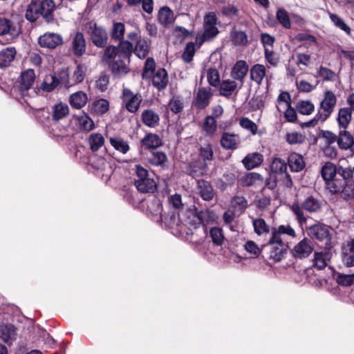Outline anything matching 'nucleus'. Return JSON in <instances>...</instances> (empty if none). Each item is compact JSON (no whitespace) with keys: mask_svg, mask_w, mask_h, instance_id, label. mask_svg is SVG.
<instances>
[{"mask_svg":"<svg viewBox=\"0 0 354 354\" xmlns=\"http://www.w3.org/2000/svg\"><path fill=\"white\" fill-rule=\"evenodd\" d=\"M237 88V84L234 80H223L220 84V95L225 97H230Z\"/></svg>","mask_w":354,"mask_h":354,"instance_id":"obj_40","label":"nucleus"},{"mask_svg":"<svg viewBox=\"0 0 354 354\" xmlns=\"http://www.w3.org/2000/svg\"><path fill=\"white\" fill-rule=\"evenodd\" d=\"M337 103V97L333 91L327 90L324 92V97L320 103V109L324 111L322 113L324 118H328L333 113Z\"/></svg>","mask_w":354,"mask_h":354,"instance_id":"obj_11","label":"nucleus"},{"mask_svg":"<svg viewBox=\"0 0 354 354\" xmlns=\"http://www.w3.org/2000/svg\"><path fill=\"white\" fill-rule=\"evenodd\" d=\"M17 54L14 47H6L0 51V68L8 67L14 61Z\"/></svg>","mask_w":354,"mask_h":354,"instance_id":"obj_26","label":"nucleus"},{"mask_svg":"<svg viewBox=\"0 0 354 354\" xmlns=\"http://www.w3.org/2000/svg\"><path fill=\"white\" fill-rule=\"evenodd\" d=\"M337 174V168L331 162H327L322 168V176L330 192H336L337 189H334V187H340L339 185H337V183H339V179H334Z\"/></svg>","mask_w":354,"mask_h":354,"instance_id":"obj_5","label":"nucleus"},{"mask_svg":"<svg viewBox=\"0 0 354 354\" xmlns=\"http://www.w3.org/2000/svg\"><path fill=\"white\" fill-rule=\"evenodd\" d=\"M353 143L354 138L350 132L344 129L339 131L337 145L339 149L347 150L353 145Z\"/></svg>","mask_w":354,"mask_h":354,"instance_id":"obj_29","label":"nucleus"},{"mask_svg":"<svg viewBox=\"0 0 354 354\" xmlns=\"http://www.w3.org/2000/svg\"><path fill=\"white\" fill-rule=\"evenodd\" d=\"M288 163L290 171L292 172H299L302 171L306 166L303 156L297 153H292L289 155Z\"/></svg>","mask_w":354,"mask_h":354,"instance_id":"obj_27","label":"nucleus"},{"mask_svg":"<svg viewBox=\"0 0 354 354\" xmlns=\"http://www.w3.org/2000/svg\"><path fill=\"white\" fill-rule=\"evenodd\" d=\"M250 79L260 85L266 76V69L263 64H256L250 69Z\"/></svg>","mask_w":354,"mask_h":354,"instance_id":"obj_38","label":"nucleus"},{"mask_svg":"<svg viewBox=\"0 0 354 354\" xmlns=\"http://www.w3.org/2000/svg\"><path fill=\"white\" fill-rule=\"evenodd\" d=\"M313 250L312 241L304 238L294 246L291 254L295 259H304L308 257Z\"/></svg>","mask_w":354,"mask_h":354,"instance_id":"obj_9","label":"nucleus"},{"mask_svg":"<svg viewBox=\"0 0 354 354\" xmlns=\"http://www.w3.org/2000/svg\"><path fill=\"white\" fill-rule=\"evenodd\" d=\"M55 3L53 0H32L27 6L25 17L31 22H35L42 17L45 22L49 24L54 21Z\"/></svg>","mask_w":354,"mask_h":354,"instance_id":"obj_2","label":"nucleus"},{"mask_svg":"<svg viewBox=\"0 0 354 354\" xmlns=\"http://www.w3.org/2000/svg\"><path fill=\"white\" fill-rule=\"evenodd\" d=\"M207 77L208 83L214 87L220 84V75L216 68H210L207 71Z\"/></svg>","mask_w":354,"mask_h":354,"instance_id":"obj_58","label":"nucleus"},{"mask_svg":"<svg viewBox=\"0 0 354 354\" xmlns=\"http://www.w3.org/2000/svg\"><path fill=\"white\" fill-rule=\"evenodd\" d=\"M296 108L299 113L310 115L313 112L315 106L310 100H301L297 102Z\"/></svg>","mask_w":354,"mask_h":354,"instance_id":"obj_51","label":"nucleus"},{"mask_svg":"<svg viewBox=\"0 0 354 354\" xmlns=\"http://www.w3.org/2000/svg\"><path fill=\"white\" fill-rule=\"evenodd\" d=\"M141 143L147 149H156L162 145V140L155 133H149L141 140Z\"/></svg>","mask_w":354,"mask_h":354,"instance_id":"obj_36","label":"nucleus"},{"mask_svg":"<svg viewBox=\"0 0 354 354\" xmlns=\"http://www.w3.org/2000/svg\"><path fill=\"white\" fill-rule=\"evenodd\" d=\"M329 17L334 25L342 30L344 31L348 35H351V28L345 21L336 14L330 13Z\"/></svg>","mask_w":354,"mask_h":354,"instance_id":"obj_53","label":"nucleus"},{"mask_svg":"<svg viewBox=\"0 0 354 354\" xmlns=\"http://www.w3.org/2000/svg\"><path fill=\"white\" fill-rule=\"evenodd\" d=\"M276 18L284 28H290L291 23L287 11L284 8H279L276 13Z\"/></svg>","mask_w":354,"mask_h":354,"instance_id":"obj_55","label":"nucleus"},{"mask_svg":"<svg viewBox=\"0 0 354 354\" xmlns=\"http://www.w3.org/2000/svg\"><path fill=\"white\" fill-rule=\"evenodd\" d=\"M352 119V111L347 107L341 108L338 111L337 120L339 128L346 129Z\"/></svg>","mask_w":354,"mask_h":354,"instance_id":"obj_35","label":"nucleus"},{"mask_svg":"<svg viewBox=\"0 0 354 354\" xmlns=\"http://www.w3.org/2000/svg\"><path fill=\"white\" fill-rule=\"evenodd\" d=\"M168 107L171 111L175 114L180 113L183 109V103L180 97L174 96L168 104Z\"/></svg>","mask_w":354,"mask_h":354,"instance_id":"obj_62","label":"nucleus"},{"mask_svg":"<svg viewBox=\"0 0 354 354\" xmlns=\"http://www.w3.org/2000/svg\"><path fill=\"white\" fill-rule=\"evenodd\" d=\"M142 122L150 128H154L159 124L160 116L152 109L144 110L141 114Z\"/></svg>","mask_w":354,"mask_h":354,"instance_id":"obj_28","label":"nucleus"},{"mask_svg":"<svg viewBox=\"0 0 354 354\" xmlns=\"http://www.w3.org/2000/svg\"><path fill=\"white\" fill-rule=\"evenodd\" d=\"M263 249H269V258L275 261H280L287 253L289 248L288 243L281 241L277 242L272 237L270 238L266 244L262 245Z\"/></svg>","mask_w":354,"mask_h":354,"instance_id":"obj_4","label":"nucleus"},{"mask_svg":"<svg viewBox=\"0 0 354 354\" xmlns=\"http://www.w3.org/2000/svg\"><path fill=\"white\" fill-rule=\"evenodd\" d=\"M244 248L254 257H258L264 250L262 247L259 248L253 241H248L244 245Z\"/></svg>","mask_w":354,"mask_h":354,"instance_id":"obj_64","label":"nucleus"},{"mask_svg":"<svg viewBox=\"0 0 354 354\" xmlns=\"http://www.w3.org/2000/svg\"><path fill=\"white\" fill-rule=\"evenodd\" d=\"M220 142L221 147L227 150L236 149L241 142L238 135L228 132L223 133Z\"/></svg>","mask_w":354,"mask_h":354,"instance_id":"obj_19","label":"nucleus"},{"mask_svg":"<svg viewBox=\"0 0 354 354\" xmlns=\"http://www.w3.org/2000/svg\"><path fill=\"white\" fill-rule=\"evenodd\" d=\"M270 169L272 174H283L286 172L287 163L280 158H274L271 163Z\"/></svg>","mask_w":354,"mask_h":354,"instance_id":"obj_49","label":"nucleus"},{"mask_svg":"<svg viewBox=\"0 0 354 354\" xmlns=\"http://www.w3.org/2000/svg\"><path fill=\"white\" fill-rule=\"evenodd\" d=\"M302 207L307 212L312 213L319 211L321 208L319 201L315 197L308 196L301 204Z\"/></svg>","mask_w":354,"mask_h":354,"instance_id":"obj_43","label":"nucleus"},{"mask_svg":"<svg viewBox=\"0 0 354 354\" xmlns=\"http://www.w3.org/2000/svg\"><path fill=\"white\" fill-rule=\"evenodd\" d=\"M213 96L212 89L209 87H199L194 97L192 105L198 110L207 108Z\"/></svg>","mask_w":354,"mask_h":354,"instance_id":"obj_8","label":"nucleus"},{"mask_svg":"<svg viewBox=\"0 0 354 354\" xmlns=\"http://www.w3.org/2000/svg\"><path fill=\"white\" fill-rule=\"evenodd\" d=\"M88 101L87 95L83 91H77L70 95L69 103L71 106L76 109L84 107Z\"/></svg>","mask_w":354,"mask_h":354,"instance_id":"obj_32","label":"nucleus"},{"mask_svg":"<svg viewBox=\"0 0 354 354\" xmlns=\"http://www.w3.org/2000/svg\"><path fill=\"white\" fill-rule=\"evenodd\" d=\"M337 185H339V188L334 187V189H337L336 192H330L331 193L336 194L340 192L341 197L344 200H349L354 198V180H349L342 183V180H339V183H337Z\"/></svg>","mask_w":354,"mask_h":354,"instance_id":"obj_16","label":"nucleus"},{"mask_svg":"<svg viewBox=\"0 0 354 354\" xmlns=\"http://www.w3.org/2000/svg\"><path fill=\"white\" fill-rule=\"evenodd\" d=\"M109 84V76L105 73L102 72L95 82V86L100 91H105Z\"/></svg>","mask_w":354,"mask_h":354,"instance_id":"obj_63","label":"nucleus"},{"mask_svg":"<svg viewBox=\"0 0 354 354\" xmlns=\"http://www.w3.org/2000/svg\"><path fill=\"white\" fill-rule=\"evenodd\" d=\"M248 71V65L245 61L239 60L236 62L231 71V77L234 80L242 83Z\"/></svg>","mask_w":354,"mask_h":354,"instance_id":"obj_24","label":"nucleus"},{"mask_svg":"<svg viewBox=\"0 0 354 354\" xmlns=\"http://www.w3.org/2000/svg\"><path fill=\"white\" fill-rule=\"evenodd\" d=\"M156 69V62L153 58L148 57L145 63L144 68L142 73L143 79H149L151 77L152 74Z\"/></svg>","mask_w":354,"mask_h":354,"instance_id":"obj_54","label":"nucleus"},{"mask_svg":"<svg viewBox=\"0 0 354 354\" xmlns=\"http://www.w3.org/2000/svg\"><path fill=\"white\" fill-rule=\"evenodd\" d=\"M19 33V28L11 20L4 17L0 18V35H8L12 37H16Z\"/></svg>","mask_w":354,"mask_h":354,"instance_id":"obj_17","label":"nucleus"},{"mask_svg":"<svg viewBox=\"0 0 354 354\" xmlns=\"http://www.w3.org/2000/svg\"><path fill=\"white\" fill-rule=\"evenodd\" d=\"M91 114L102 115L109 109V102L107 100L100 98L95 100L88 106Z\"/></svg>","mask_w":354,"mask_h":354,"instance_id":"obj_20","label":"nucleus"},{"mask_svg":"<svg viewBox=\"0 0 354 354\" xmlns=\"http://www.w3.org/2000/svg\"><path fill=\"white\" fill-rule=\"evenodd\" d=\"M59 84H61L60 78L58 79L55 75L50 74L45 76L44 80L38 86V89L39 91L49 93Z\"/></svg>","mask_w":354,"mask_h":354,"instance_id":"obj_30","label":"nucleus"},{"mask_svg":"<svg viewBox=\"0 0 354 354\" xmlns=\"http://www.w3.org/2000/svg\"><path fill=\"white\" fill-rule=\"evenodd\" d=\"M240 126L250 131L252 135H255L257 133L258 127L257 125L248 118L243 117L239 120Z\"/></svg>","mask_w":354,"mask_h":354,"instance_id":"obj_61","label":"nucleus"},{"mask_svg":"<svg viewBox=\"0 0 354 354\" xmlns=\"http://www.w3.org/2000/svg\"><path fill=\"white\" fill-rule=\"evenodd\" d=\"M282 235H287L292 238L296 237V232L295 230L290 225H280L277 227L271 228V236L277 242L281 243L283 241Z\"/></svg>","mask_w":354,"mask_h":354,"instance_id":"obj_15","label":"nucleus"},{"mask_svg":"<svg viewBox=\"0 0 354 354\" xmlns=\"http://www.w3.org/2000/svg\"><path fill=\"white\" fill-rule=\"evenodd\" d=\"M230 39L234 46H243L248 42L247 34L242 30L235 29L230 32Z\"/></svg>","mask_w":354,"mask_h":354,"instance_id":"obj_42","label":"nucleus"},{"mask_svg":"<svg viewBox=\"0 0 354 354\" xmlns=\"http://www.w3.org/2000/svg\"><path fill=\"white\" fill-rule=\"evenodd\" d=\"M261 175L258 173H249L243 176L240 179L241 185L243 187H250L254 185L257 181H262Z\"/></svg>","mask_w":354,"mask_h":354,"instance_id":"obj_47","label":"nucleus"},{"mask_svg":"<svg viewBox=\"0 0 354 354\" xmlns=\"http://www.w3.org/2000/svg\"><path fill=\"white\" fill-rule=\"evenodd\" d=\"M196 45L194 42L189 41L186 44L182 55V58L185 63H189L192 61L196 52Z\"/></svg>","mask_w":354,"mask_h":354,"instance_id":"obj_57","label":"nucleus"},{"mask_svg":"<svg viewBox=\"0 0 354 354\" xmlns=\"http://www.w3.org/2000/svg\"><path fill=\"white\" fill-rule=\"evenodd\" d=\"M308 235L313 239L319 241H330L331 235L330 233V227L323 223H317L308 228Z\"/></svg>","mask_w":354,"mask_h":354,"instance_id":"obj_10","label":"nucleus"},{"mask_svg":"<svg viewBox=\"0 0 354 354\" xmlns=\"http://www.w3.org/2000/svg\"><path fill=\"white\" fill-rule=\"evenodd\" d=\"M151 41L147 38H142L137 41L133 46V53L140 59H145L150 50Z\"/></svg>","mask_w":354,"mask_h":354,"instance_id":"obj_23","label":"nucleus"},{"mask_svg":"<svg viewBox=\"0 0 354 354\" xmlns=\"http://www.w3.org/2000/svg\"><path fill=\"white\" fill-rule=\"evenodd\" d=\"M203 127L207 135H212L216 129L215 118L210 115L207 116L204 120Z\"/></svg>","mask_w":354,"mask_h":354,"instance_id":"obj_59","label":"nucleus"},{"mask_svg":"<svg viewBox=\"0 0 354 354\" xmlns=\"http://www.w3.org/2000/svg\"><path fill=\"white\" fill-rule=\"evenodd\" d=\"M167 160V155L160 151H153L149 158V162L156 166H161Z\"/></svg>","mask_w":354,"mask_h":354,"instance_id":"obj_50","label":"nucleus"},{"mask_svg":"<svg viewBox=\"0 0 354 354\" xmlns=\"http://www.w3.org/2000/svg\"><path fill=\"white\" fill-rule=\"evenodd\" d=\"M208 236L211 238V241L214 245L221 247L227 242V239L223 234V231L221 227H211Z\"/></svg>","mask_w":354,"mask_h":354,"instance_id":"obj_34","label":"nucleus"},{"mask_svg":"<svg viewBox=\"0 0 354 354\" xmlns=\"http://www.w3.org/2000/svg\"><path fill=\"white\" fill-rule=\"evenodd\" d=\"M85 75L86 68L82 64H78L71 78L69 77L67 73H63V75L60 77L61 85L68 88L76 85L83 82Z\"/></svg>","mask_w":354,"mask_h":354,"instance_id":"obj_7","label":"nucleus"},{"mask_svg":"<svg viewBox=\"0 0 354 354\" xmlns=\"http://www.w3.org/2000/svg\"><path fill=\"white\" fill-rule=\"evenodd\" d=\"M110 143L114 149L124 154L129 151V145L128 142L120 137L110 138Z\"/></svg>","mask_w":354,"mask_h":354,"instance_id":"obj_48","label":"nucleus"},{"mask_svg":"<svg viewBox=\"0 0 354 354\" xmlns=\"http://www.w3.org/2000/svg\"><path fill=\"white\" fill-rule=\"evenodd\" d=\"M336 281L342 286H351L354 284V273L351 274L337 273Z\"/></svg>","mask_w":354,"mask_h":354,"instance_id":"obj_60","label":"nucleus"},{"mask_svg":"<svg viewBox=\"0 0 354 354\" xmlns=\"http://www.w3.org/2000/svg\"><path fill=\"white\" fill-rule=\"evenodd\" d=\"M263 160V156L258 152H255L247 155L243 159L242 162L247 169H252L259 166L262 163Z\"/></svg>","mask_w":354,"mask_h":354,"instance_id":"obj_33","label":"nucleus"},{"mask_svg":"<svg viewBox=\"0 0 354 354\" xmlns=\"http://www.w3.org/2000/svg\"><path fill=\"white\" fill-rule=\"evenodd\" d=\"M86 28L92 43L97 48L105 49L108 46V34L105 28L92 21L86 24Z\"/></svg>","mask_w":354,"mask_h":354,"instance_id":"obj_3","label":"nucleus"},{"mask_svg":"<svg viewBox=\"0 0 354 354\" xmlns=\"http://www.w3.org/2000/svg\"><path fill=\"white\" fill-rule=\"evenodd\" d=\"M168 75L163 68H158L152 77V84L159 91H163L168 84Z\"/></svg>","mask_w":354,"mask_h":354,"instance_id":"obj_18","label":"nucleus"},{"mask_svg":"<svg viewBox=\"0 0 354 354\" xmlns=\"http://www.w3.org/2000/svg\"><path fill=\"white\" fill-rule=\"evenodd\" d=\"M197 188L199 195L204 201H212L216 195V191L210 182L204 179L197 180Z\"/></svg>","mask_w":354,"mask_h":354,"instance_id":"obj_14","label":"nucleus"},{"mask_svg":"<svg viewBox=\"0 0 354 354\" xmlns=\"http://www.w3.org/2000/svg\"><path fill=\"white\" fill-rule=\"evenodd\" d=\"M75 119L80 130L89 131L93 130L95 127L93 120L85 113L81 115L76 116Z\"/></svg>","mask_w":354,"mask_h":354,"instance_id":"obj_41","label":"nucleus"},{"mask_svg":"<svg viewBox=\"0 0 354 354\" xmlns=\"http://www.w3.org/2000/svg\"><path fill=\"white\" fill-rule=\"evenodd\" d=\"M72 48L75 55L82 56L86 52V39L82 32H77L72 41Z\"/></svg>","mask_w":354,"mask_h":354,"instance_id":"obj_25","label":"nucleus"},{"mask_svg":"<svg viewBox=\"0 0 354 354\" xmlns=\"http://www.w3.org/2000/svg\"><path fill=\"white\" fill-rule=\"evenodd\" d=\"M158 21L165 28H168L173 24L175 17L171 9L168 6L160 8L158 14Z\"/></svg>","mask_w":354,"mask_h":354,"instance_id":"obj_22","label":"nucleus"},{"mask_svg":"<svg viewBox=\"0 0 354 354\" xmlns=\"http://www.w3.org/2000/svg\"><path fill=\"white\" fill-rule=\"evenodd\" d=\"M138 192L141 193H153L157 189V185L154 179L152 178H148L145 180H140V183H138L135 185Z\"/></svg>","mask_w":354,"mask_h":354,"instance_id":"obj_37","label":"nucleus"},{"mask_svg":"<svg viewBox=\"0 0 354 354\" xmlns=\"http://www.w3.org/2000/svg\"><path fill=\"white\" fill-rule=\"evenodd\" d=\"M187 214L186 216V218L185 222V225H188L193 228L198 227L199 226H204V225H201V223H198L196 221V207L193 205V208L188 207L187 209Z\"/></svg>","mask_w":354,"mask_h":354,"instance_id":"obj_56","label":"nucleus"},{"mask_svg":"<svg viewBox=\"0 0 354 354\" xmlns=\"http://www.w3.org/2000/svg\"><path fill=\"white\" fill-rule=\"evenodd\" d=\"M68 113L69 108L66 104L63 102L57 103L51 108V118H50L49 113L47 112L46 120L57 122L65 118Z\"/></svg>","mask_w":354,"mask_h":354,"instance_id":"obj_13","label":"nucleus"},{"mask_svg":"<svg viewBox=\"0 0 354 354\" xmlns=\"http://www.w3.org/2000/svg\"><path fill=\"white\" fill-rule=\"evenodd\" d=\"M125 26L123 23H114L110 35L113 40L120 41L118 46L109 45L103 52L102 61L106 64L112 74L120 77L129 73L128 65L133 53V44L124 39Z\"/></svg>","mask_w":354,"mask_h":354,"instance_id":"obj_1","label":"nucleus"},{"mask_svg":"<svg viewBox=\"0 0 354 354\" xmlns=\"http://www.w3.org/2000/svg\"><path fill=\"white\" fill-rule=\"evenodd\" d=\"M20 77L21 87L24 90H28L32 87L35 80V71L33 69H28L21 73Z\"/></svg>","mask_w":354,"mask_h":354,"instance_id":"obj_39","label":"nucleus"},{"mask_svg":"<svg viewBox=\"0 0 354 354\" xmlns=\"http://www.w3.org/2000/svg\"><path fill=\"white\" fill-rule=\"evenodd\" d=\"M331 253L328 251L315 252L313 255V266L321 270L327 266V261H329Z\"/></svg>","mask_w":354,"mask_h":354,"instance_id":"obj_31","label":"nucleus"},{"mask_svg":"<svg viewBox=\"0 0 354 354\" xmlns=\"http://www.w3.org/2000/svg\"><path fill=\"white\" fill-rule=\"evenodd\" d=\"M161 219H164L166 224L170 228H175L180 227L183 221L180 218V215L178 213L171 212L167 215L162 214L160 215Z\"/></svg>","mask_w":354,"mask_h":354,"instance_id":"obj_45","label":"nucleus"},{"mask_svg":"<svg viewBox=\"0 0 354 354\" xmlns=\"http://www.w3.org/2000/svg\"><path fill=\"white\" fill-rule=\"evenodd\" d=\"M122 99L125 108L132 113H136L139 109L142 101V97L140 93H134L128 88H123Z\"/></svg>","mask_w":354,"mask_h":354,"instance_id":"obj_6","label":"nucleus"},{"mask_svg":"<svg viewBox=\"0 0 354 354\" xmlns=\"http://www.w3.org/2000/svg\"><path fill=\"white\" fill-rule=\"evenodd\" d=\"M189 232H187V234L190 235L191 241L196 245H201L208 236L207 227L205 225L189 228Z\"/></svg>","mask_w":354,"mask_h":354,"instance_id":"obj_21","label":"nucleus"},{"mask_svg":"<svg viewBox=\"0 0 354 354\" xmlns=\"http://www.w3.org/2000/svg\"><path fill=\"white\" fill-rule=\"evenodd\" d=\"M252 224L254 232L258 235H261L263 233H268L270 232V227L267 225L263 218H259L253 219Z\"/></svg>","mask_w":354,"mask_h":354,"instance_id":"obj_52","label":"nucleus"},{"mask_svg":"<svg viewBox=\"0 0 354 354\" xmlns=\"http://www.w3.org/2000/svg\"><path fill=\"white\" fill-rule=\"evenodd\" d=\"M63 42L60 35L53 32H47L40 36L38 39V43L41 47L48 48H55Z\"/></svg>","mask_w":354,"mask_h":354,"instance_id":"obj_12","label":"nucleus"},{"mask_svg":"<svg viewBox=\"0 0 354 354\" xmlns=\"http://www.w3.org/2000/svg\"><path fill=\"white\" fill-rule=\"evenodd\" d=\"M15 335V328L12 324L0 326V337L6 343L12 341Z\"/></svg>","mask_w":354,"mask_h":354,"instance_id":"obj_44","label":"nucleus"},{"mask_svg":"<svg viewBox=\"0 0 354 354\" xmlns=\"http://www.w3.org/2000/svg\"><path fill=\"white\" fill-rule=\"evenodd\" d=\"M88 143L92 151H97L104 145V138L101 133H93L88 137Z\"/></svg>","mask_w":354,"mask_h":354,"instance_id":"obj_46","label":"nucleus"}]
</instances>
